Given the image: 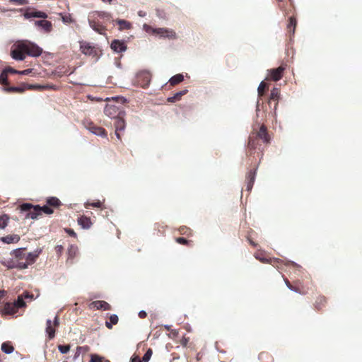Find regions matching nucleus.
<instances>
[{"label":"nucleus","instance_id":"f257e3e1","mask_svg":"<svg viewBox=\"0 0 362 362\" xmlns=\"http://www.w3.org/2000/svg\"><path fill=\"white\" fill-rule=\"evenodd\" d=\"M42 53V49L37 44L29 40H19L16 44V48L11 51V57L16 61H23L26 54L37 57Z\"/></svg>","mask_w":362,"mask_h":362},{"label":"nucleus","instance_id":"f03ea898","mask_svg":"<svg viewBox=\"0 0 362 362\" xmlns=\"http://www.w3.org/2000/svg\"><path fill=\"white\" fill-rule=\"evenodd\" d=\"M27 306L26 301L24 300L21 295H18L13 302H6L0 309L2 315L16 314L18 309L24 308Z\"/></svg>","mask_w":362,"mask_h":362},{"label":"nucleus","instance_id":"7ed1b4c3","mask_svg":"<svg viewBox=\"0 0 362 362\" xmlns=\"http://www.w3.org/2000/svg\"><path fill=\"white\" fill-rule=\"evenodd\" d=\"M22 213H25V218L37 219L40 215V210L37 205L30 203H23L20 206Z\"/></svg>","mask_w":362,"mask_h":362},{"label":"nucleus","instance_id":"20e7f679","mask_svg":"<svg viewBox=\"0 0 362 362\" xmlns=\"http://www.w3.org/2000/svg\"><path fill=\"white\" fill-rule=\"evenodd\" d=\"M151 81V74L148 71L143 70L137 73L136 76L135 83L141 88H146L148 87Z\"/></svg>","mask_w":362,"mask_h":362},{"label":"nucleus","instance_id":"39448f33","mask_svg":"<svg viewBox=\"0 0 362 362\" xmlns=\"http://www.w3.org/2000/svg\"><path fill=\"white\" fill-rule=\"evenodd\" d=\"M285 69L286 67L283 65L276 69H268V76H269L271 80L278 81L282 78Z\"/></svg>","mask_w":362,"mask_h":362},{"label":"nucleus","instance_id":"423d86ee","mask_svg":"<svg viewBox=\"0 0 362 362\" xmlns=\"http://www.w3.org/2000/svg\"><path fill=\"white\" fill-rule=\"evenodd\" d=\"M111 49L116 53H122L127 50V47L124 40H113L110 44Z\"/></svg>","mask_w":362,"mask_h":362},{"label":"nucleus","instance_id":"0eeeda50","mask_svg":"<svg viewBox=\"0 0 362 362\" xmlns=\"http://www.w3.org/2000/svg\"><path fill=\"white\" fill-rule=\"evenodd\" d=\"M23 16L27 19L33 18L45 19L47 17V14L46 13L34 9H27Z\"/></svg>","mask_w":362,"mask_h":362},{"label":"nucleus","instance_id":"6e6552de","mask_svg":"<svg viewBox=\"0 0 362 362\" xmlns=\"http://www.w3.org/2000/svg\"><path fill=\"white\" fill-rule=\"evenodd\" d=\"M80 48L82 53L86 55L95 56L97 54V51L95 47L92 46L89 42H81Z\"/></svg>","mask_w":362,"mask_h":362},{"label":"nucleus","instance_id":"1a4fd4ad","mask_svg":"<svg viewBox=\"0 0 362 362\" xmlns=\"http://www.w3.org/2000/svg\"><path fill=\"white\" fill-rule=\"evenodd\" d=\"M34 23L40 30H43L45 33H49L52 29V23L45 19L35 21Z\"/></svg>","mask_w":362,"mask_h":362},{"label":"nucleus","instance_id":"9d476101","mask_svg":"<svg viewBox=\"0 0 362 362\" xmlns=\"http://www.w3.org/2000/svg\"><path fill=\"white\" fill-rule=\"evenodd\" d=\"M86 129L89 130L92 134L100 136V137H106L107 133L105 130L100 127H97L94 125L93 123H89L88 126L86 127Z\"/></svg>","mask_w":362,"mask_h":362},{"label":"nucleus","instance_id":"9b49d317","mask_svg":"<svg viewBox=\"0 0 362 362\" xmlns=\"http://www.w3.org/2000/svg\"><path fill=\"white\" fill-rule=\"evenodd\" d=\"M255 112H256V122L259 123V119H260V120L262 121L266 117V110H265L264 106L263 105H262V107H261L259 98H257V103H256Z\"/></svg>","mask_w":362,"mask_h":362},{"label":"nucleus","instance_id":"f8f14e48","mask_svg":"<svg viewBox=\"0 0 362 362\" xmlns=\"http://www.w3.org/2000/svg\"><path fill=\"white\" fill-rule=\"evenodd\" d=\"M118 112V107L116 105L107 104L104 108V113L110 118H115Z\"/></svg>","mask_w":362,"mask_h":362},{"label":"nucleus","instance_id":"ddd939ff","mask_svg":"<svg viewBox=\"0 0 362 362\" xmlns=\"http://www.w3.org/2000/svg\"><path fill=\"white\" fill-rule=\"evenodd\" d=\"M257 173V168L251 170L247 175V187L246 189L250 192L252 189Z\"/></svg>","mask_w":362,"mask_h":362},{"label":"nucleus","instance_id":"4468645a","mask_svg":"<svg viewBox=\"0 0 362 362\" xmlns=\"http://www.w3.org/2000/svg\"><path fill=\"white\" fill-rule=\"evenodd\" d=\"M42 252V249H37L33 252L25 254V262L30 265L33 264L36 259L38 257L40 254Z\"/></svg>","mask_w":362,"mask_h":362},{"label":"nucleus","instance_id":"2eb2a0df","mask_svg":"<svg viewBox=\"0 0 362 362\" xmlns=\"http://www.w3.org/2000/svg\"><path fill=\"white\" fill-rule=\"evenodd\" d=\"M90 305L96 310H109L111 309L110 305L104 300L93 301Z\"/></svg>","mask_w":362,"mask_h":362},{"label":"nucleus","instance_id":"dca6fc26","mask_svg":"<svg viewBox=\"0 0 362 362\" xmlns=\"http://www.w3.org/2000/svg\"><path fill=\"white\" fill-rule=\"evenodd\" d=\"M78 224L83 229H88L90 228L92 223L90 218L86 216H81L77 219Z\"/></svg>","mask_w":362,"mask_h":362},{"label":"nucleus","instance_id":"f3484780","mask_svg":"<svg viewBox=\"0 0 362 362\" xmlns=\"http://www.w3.org/2000/svg\"><path fill=\"white\" fill-rule=\"evenodd\" d=\"M258 137H259L264 143L268 144L270 141V136L268 134L267 127L264 125H262L259 128V131L257 133Z\"/></svg>","mask_w":362,"mask_h":362},{"label":"nucleus","instance_id":"a211bd4d","mask_svg":"<svg viewBox=\"0 0 362 362\" xmlns=\"http://www.w3.org/2000/svg\"><path fill=\"white\" fill-rule=\"evenodd\" d=\"M3 90L6 92L23 93L26 90L25 83H22L18 86H4Z\"/></svg>","mask_w":362,"mask_h":362},{"label":"nucleus","instance_id":"6ab92c4d","mask_svg":"<svg viewBox=\"0 0 362 362\" xmlns=\"http://www.w3.org/2000/svg\"><path fill=\"white\" fill-rule=\"evenodd\" d=\"M25 88H26V90H46V89H49V88L54 89V86L25 83Z\"/></svg>","mask_w":362,"mask_h":362},{"label":"nucleus","instance_id":"aec40b11","mask_svg":"<svg viewBox=\"0 0 362 362\" xmlns=\"http://www.w3.org/2000/svg\"><path fill=\"white\" fill-rule=\"evenodd\" d=\"M18 259L16 258H9V259H4L0 261L1 264L6 267L9 269H16Z\"/></svg>","mask_w":362,"mask_h":362},{"label":"nucleus","instance_id":"412c9836","mask_svg":"<svg viewBox=\"0 0 362 362\" xmlns=\"http://www.w3.org/2000/svg\"><path fill=\"white\" fill-rule=\"evenodd\" d=\"M25 247L16 248L11 251V255L13 256L14 258L18 259H25V254L24 251Z\"/></svg>","mask_w":362,"mask_h":362},{"label":"nucleus","instance_id":"4be33fe9","mask_svg":"<svg viewBox=\"0 0 362 362\" xmlns=\"http://www.w3.org/2000/svg\"><path fill=\"white\" fill-rule=\"evenodd\" d=\"M20 237L18 235H10L0 238V240L6 244L18 243Z\"/></svg>","mask_w":362,"mask_h":362},{"label":"nucleus","instance_id":"5701e85b","mask_svg":"<svg viewBox=\"0 0 362 362\" xmlns=\"http://www.w3.org/2000/svg\"><path fill=\"white\" fill-rule=\"evenodd\" d=\"M188 92L187 88L175 93L173 96L168 97L167 100L169 103H175L181 99V97Z\"/></svg>","mask_w":362,"mask_h":362},{"label":"nucleus","instance_id":"b1692460","mask_svg":"<svg viewBox=\"0 0 362 362\" xmlns=\"http://www.w3.org/2000/svg\"><path fill=\"white\" fill-rule=\"evenodd\" d=\"M46 203L48 206L59 208L62 204L61 201L56 197H49L46 199Z\"/></svg>","mask_w":362,"mask_h":362},{"label":"nucleus","instance_id":"393cba45","mask_svg":"<svg viewBox=\"0 0 362 362\" xmlns=\"http://www.w3.org/2000/svg\"><path fill=\"white\" fill-rule=\"evenodd\" d=\"M115 128L117 129V132H123L126 127V123L124 119L121 118H115Z\"/></svg>","mask_w":362,"mask_h":362},{"label":"nucleus","instance_id":"a878e982","mask_svg":"<svg viewBox=\"0 0 362 362\" xmlns=\"http://www.w3.org/2000/svg\"><path fill=\"white\" fill-rule=\"evenodd\" d=\"M184 81V76L182 74H177L173 76L168 81L171 86L177 85Z\"/></svg>","mask_w":362,"mask_h":362},{"label":"nucleus","instance_id":"bb28decb","mask_svg":"<svg viewBox=\"0 0 362 362\" xmlns=\"http://www.w3.org/2000/svg\"><path fill=\"white\" fill-rule=\"evenodd\" d=\"M37 208L40 210V215H42V213H45V214L50 215L54 213V210L51 208L50 206H48L46 203L44 206H40L37 204Z\"/></svg>","mask_w":362,"mask_h":362},{"label":"nucleus","instance_id":"cd10ccee","mask_svg":"<svg viewBox=\"0 0 362 362\" xmlns=\"http://www.w3.org/2000/svg\"><path fill=\"white\" fill-rule=\"evenodd\" d=\"M1 350L5 354H9L14 351V348L9 342H4L1 344Z\"/></svg>","mask_w":362,"mask_h":362},{"label":"nucleus","instance_id":"c85d7f7f","mask_svg":"<svg viewBox=\"0 0 362 362\" xmlns=\"http://www.w3.org/2000/svg\"><path fill=\"white\" fill-rule=\"evenodd\" d=\"M88 23H89V25L90 27L95 31H96L97 33H100V34H102L103 33V31L104 30L103 27L101 26L100 25H98L97 24L95 21H90L89 20L88 21Z\"/></svg>","mask_w":362,"mask_h":362},{"label":"nucleus","instance_id":"c756f323","mask_svg":"<svg viewBox=\"0 0 362 362\" xmlns=\"http://www.w3.org/2000/svg\"><path fill=\"white\" fill-rule=\"evenodd\" d=\"M116 22L118 25H119L121 26L119 30H123V29L129 30L132 28V24L129 21H127L125 20L117 19L116 21Z\"/></svg>","mask_w":362,"mask_h":362},{"label":"nucleus","instance_id":"7c9ffc66","mask_svg":"<svg viewBox=\"0 0 362 362\" xmlns=\"http://www.w3.org/2000/svg\"><path fill=\"white\" fill-rule=\"evenodd\" d=\"M296 20L294 17L291 16L289 18V23L288 25V29H289L290 33L292 35L295 33V29L296 26Z\"/></svg>","mask_w":362,"mask_h":362},{"label":"nucleus","instance_id":"2f4dec72","mask_svg":"<svg viewBox=\"0 0 362 362\" xmlns=\"http://www.w3.org/2000/svg\"><path fill=\"white\" fill-rule=\"evenodd\" d=\"M280 97L279 90L277 88H273L271 90L269 103H271L272 100H278Z\"/></svg>","mask_w":362,"mask_h":362},{"label":"nucleus","instance_id":"473e14b6","mask_svg":"<svg viewBox=\"0 0 362 362\" xmlns=\"http://www.w3.org/2000/svg\"><path fill=\"white\" fill-rule=\"evenodd\" d=\"M82 349H84V352H87L89 350V347L88 346H77L76 351L75 352V354L73 357V361H76L81 354L82 353Z\"/></svg>","mask_w":362,"mask_h":362},{"label":"nucleus","instance_id":"72a5a7b5","mask_svg":"<svg viewBox=\"0 0 362 362\" xmlns=\"http://www.w3.org/2000/svg\"><path fill=\"white\" fill-rule=\"evenodd\" d=\"M9 220V216L7 214H3L0 216V228H5Z\"/></svg>","mask_w":362,"mask_h":362},{"label":"nucleus","instance_id":"f704fd0d","mask_svg":"<svg viewBox=\"0 0 362 362\" xmlns=\"http://www.w3.org/2000/svg\"><path fill=\"white\" fill-rule=\"evenodd\" d=\"M21 295L23 297V298L24 299V300L26 301V303L28 301L30 302V301L35 300V297H34L33 294L30 293L28 291H24Z\"/></svg>","mask_w":362,"mask_h":362},{"label":"nucleus","instance_id":"c9c22d12","mask_svg":"<svg viewBox=\"0 0 362 362\" xmlns=\"http://www.w3.org/2000/svg\"><path fill=\"white\" fill-rule=\"evenodd\" d=\"M46 334L49 339H52L55 337V329L52 326L46 327L45 328Z\"/></svg>","mask_w":362,"mask_h":362},{"label":"nucleus","instance_id":"e433bc0d","mask_svg":"<svg viewBox=\"0 0 362 362\" xmlns=\"http://www.w3.org/2000/svg\"><path fill=\"white\" fill-rule=\"evenodd\" d=\"M77 251H78L77 246H76L74 245H71L68 249L69 257L74 258L76 256Z\"/></svg>","mask_w":362,"mask_h":362},{"label":"nucleus","instance_id":"4c0bfd02","mask_svg":"<svg viewBox=\"0 0 362 362\" xmlns=\"http://www.w3.org/2000/svg\"><path fill=\"white\" fill-rule=\"evenodd\" d=\"M0 83L3 86L8 84V74L4 69L0 74Z\"/></svg>","mask_w":362,"mask_h":362},{"label":"nucleus","instance_id":"58836bf2","mask_svg":"<svg viewBox=\"0 0 362 362\" xmlns=\"http://www.w3.org/2000/svg\"><path fill=\"white\" fill-rule=\"evenodd\" d=\"M152 354H153L152 349H148L142 357V359H141L142 362H148L151 359Z\"/></svg>","mask_w":362,"mask_h":362},{"label":"nucleus","instance_id":"ea45409f","mask_svg":"<svg viewBox=\"0 0 362 362\" xmlns=\"http://www.w3.org/2000/svg\"><path fill=\"white\" fill-rule=\"evenodd\" d=\"M23 259H18L16 268L18 269H27L29 266V264L25 261H23Z\"/></svg>","mask_w":362,"mask_h":362},{"label":"nucleus","instance_id":"a19ab883","mask_svg":"<svg viewBox=\"0 0 362 362\" xmlns=\"http://www.w3.org/2000/svg\"><path fill=\"white\" fill-rule=\"evenodd\" d=\"M23 259H18L16 268L18 269H27L29 266V264L25 261H23Z\"/></svg>","mask_w":362,"mask_h":362},{"label":"nucleus","instance_id":"79ce46f5","mask_svg":"<svg viewBox=\"0 0 362 362\" xmlns=\"http://www.w3.org/2000/svg\"><path fill=\"white\" fill-rule=\"evenodd\" d=\"M58 350L61 354H66L70 350V346L68 344L59 345Z\"/></svg>","mask_w":362,"mask_h":362},{"label":"nucleus","instance_id":"37998d69","mask_svg":"<svg viewBox=\"0 0 362 362\" xmlns=\"http://www.w3.org/2000/svg\"><path fill=\"white\" fill-rule=\"evenodd\" d=\"M163 37L168 39H175L176 38V33L173 30L168 29V32H165Z\"/></svg>","mask_w":362,"mask_h":362},{"label":"nucleus","instance_id":"c03bdc74","mask_svg":"<svg viewBox=\"0 0 362 362\" xmlns=\"http://www.w3.org/2000/svg\"><path fill=\"white\" fill-rule=\"evenodd\" d=\"M112 100H115L118 104H124L127 102V99L123 96H115L112 98Z\"/></svg>","mask_w":362,"mask_h":362},{"label":"nucleus","instance_id":"a18cd8bd","mask_svg":"<svg viewBox=\"0 0 362 362\" xmlns=\"http://www.w3.org/2000/svg\"><path fill=\"white\" fill-rule=\"evenodd\" d=\"M90 206L100 208L102 206V202L100 201H98L92 203L85 204V207L86 209H89Z\"/></svg>","mask_w":362,"mask_h":362},{"label":"nucleus","instance_id":"49530a36","mask_svg":"<svg viewBox=\"0 0 362 362\" xmlns=\"http://www.w3.org/2000/svg\"><path fill=\"white\" fill-rule=\"evenodd\" d=\"M104 358L98 354H91L90 362H103Z\"/></svg>","mask_w":362,"mask_h":362},{"label":"nucleus","instance_id":"de8ad7c7","mask_svg":"<svg viewBox=\"0 0 362 362\" xmlns=\"http://www.w3.org/2000/svg\"><path fill=\"white\" fill-rule=\"evenodd\" d=\"M152 31L153 33L160 35L161 37H163V35H164L165 32H168V28H154L152 30Z\"/></svg>","mask_w":362,"mask_h":362},{"label":"nucleus","instance_id":"09e8293b","mask_svg":"<svg viewBox=\"0 0 362 362\" xmlns=\"http://www.w3.org/2000/svg\"><path fill=\"white\" fill-rule=\"evenodd\" d=\"M284 281H285V284H286V285L287 288H288L290 291H292L296 292V293H299V290H298V288H296V287L293 286L290 284V282H289V281H288V279H284Z\"/></svg>","mask_w":362,"mask_h":362},{"label":"nucleus","instance_id":"8fccbe9b","mask_svg":"<svg viewBox=\"0 0 362 362\" xmlns=\"http://www.w3.org/2000/svg\"><path fill=\"white\" fill-rule=\"evenodd\" d=\"M267 88V84L265 83L263 81L259 83V86H258V88H257V91H258V94L259 95H260L262 92L264 91V90L265 88Z\"/></svg>","mask_w":362,"mask_h":362},{"label":"nucleus","instance_id":"3c124183","mask_svg":"<svg viewBox=\"0 0 362 362\" xmlns=\"http://www.w3.org/2000/svg\"><path fill=\"white\" fill-rule=\"evenodd\" d=\"M10 1L20 6L26 5L29 3L28 0H10Z\"/></svg>","mask_w":362,"mask_h":362},{"label":"nucleus","instance_id":"603ef678","mask_svg":"<svg viewBox=\"0 0 362 362\" xmlns=\"http://www.w3.org/2000/svg\"><path fill=\"white\" fill-rule=\"evenodd\" d=\"M119 320L118 316L116 314H112L110 316V321L113 324L116 325L117 324Z\"/></svg>","mask_w":362,"mask_h":362},{"label":"nucleus","instance_id":"864d4df0","mask_svg":"<svg viewBox=\"0 0 362 362\" xmlns=\"http://www.w3.org/2000/svg\"><path fill=\"white\" fill-rule=\"evenodd\" d=\"M98 16L102 18L110 19L111 17V16L109 13H107L105 11H100V12H98Z\"/></svg>","mask_w":362,"mask_h":362},{"label":"nucleus","instance_id":"5fc2aeb1","mask_svg":"<svg viewBox=\"0 0 362 362\" xmlns=\"http://www.w3.org/2000/svg\"><path fill=\"white\" fill-rule=\"evenodd\" d=\"M4 70L7 73V74H18V71L12 68V67H10V66H7L6 68L4 69Z\"/></svg>","mask_w":362,"mask_h":362},{"label":"nucleus","instance_id":"6e6d98bb","mask_svg":"<svg viewBox=\"0 0 362 362\" xmlns=\"http://www.w3.org/2000/svg\"><path fill=\"white\" fill-rule=\"evenodd\" d=\"M65 232L70 236L71 237H74V238H76V233H75V231L71 229V228H66L64 229Z\"/></svg>","mask_w":362,"mask_h":362},{"label":"nucleus","instance_id":"4d7b16f0","mask_svg":"<svg viewBox=\"0 0 362 362\" xmlns=\"http://www.w3.org/2000/svg\"><path fill=\"white\" fill-rule=\"evenodd\" d=\"M62 21L64 23H70L73 22V20L70 15H65L62 16Z\"/></svg>","mask_w":362,"mask_h":362},{"label":"nucleus","instance_id":"13d9d810","mask_svg":"<svg viewBox=\"0 0 362 362\" xmlns=\"http://www.w3.org/2000/svg\"><path fill=\"white\" fill-rule=\"evenodd\" d=\"M126 112L123 110H119V107H118V112H117V115L115 118H121L124 119V117L125 116Z\"/></svg>","mask_w":362,"mask_h":362},{"label":"nucleus","instance_id":"bf43d9fd","mask_svg":"<svg viewBox=\"0 0 362 362\" xmlns=\"http://www.w3.org/2000/svg\"><path fill=\"white\" fill-rule=\"evenodd\" d=\"M33 71V69H27L23 71H18V74L20 75H28Z\"/></svg>","mask_w":362,"mask_h":362},{"label":"nucleus","instance_id":"052dcab7","mask_svg":"<svg viewBox=\"0 0 362 362\" xmlns=\"http://www.w3.org/2000/svg\"><path fill=\"white\" fill-rule=\"evenodd\" d=\"M177 243L182 245H186L188 243V240L185 238L180 237L176 239Z\"/></svg>","mask_w":362,"mask_h":362},{"label":"nucleus","instance_id":"680f3d73","mask_svg":"<svg viewBox=\"0 0 362 362\" xmlns=\"http://www.w3.org/2000/svg\"><path fill=\"white\" fill-rule=\"evenodd\" d=\"M131 362H142L140 358L137 356H132L130 359Z\"/></svg>","mask_w":362,"mask_h":362},{"label":"nucleus","instance_id":"e2e57ef3","mask_svg":"<svg viewBox=\"0 0 362 362\" xmlns=\"http://www.w3.org/2000/svg\"><path fill=\"white\" fill-rule=\"evenodd\" d=\"M53 325L54 327H59V319L58 315H56L53 320Z\"/></svg>","mask_w":362,"mask_h":362},{"label":"nucleus","instance_id":"0e129e2a","mask_svg":"<svg viewBox=\"0 0 362 362\" xmlns=\"http://www.w3.org/2000/svg\"><path fill=\"white\" fill-rule=\"evenodd\" d=\"M138 315L140 318H145L147 316V313L145 310L139 311Z\"/></svg>","mask_w":362,"mask_h":362},{"label":"nucleus","instance_id":"69168bd1","mask_svg":"<svg viewBox=\"0 0 362 362\" xmlns=\"http://www.w3.org/2000/svg\"><path fill=\"white\" fill-rule=\"evenodd\" d=\"M255 258L259 259L260 262H263V263H266V262H268V259L265 257H260L257 255H255Z\"/></svg>","mask_w":362,"mask_h":362},{"label":"nucleus","instance_id":"338daca9","mask_svg":"<svg viewBox=\"0 0 362 362\" xmlns=\"http://www.w3.org/2000/svg\"><path fill=\"white\" fill-rule=\"evenodd\" d=\"M143 29L145 30L146 32H148L151 30H153L151 27L147 24H144Z\"/></svg>","mask_w":362,"mask_h":362},{"label":"nucleus","instance_id":"774afa93","mask_svg":"<svg viewBox=\"0 0 362 362\" xmlns=\"http://www.w3.org/2000/svg\"><path fill=\"white\" fill-rule=\"evenodd\" d=\"M112 325H114L110 321H106L105 322V326L108 329H112Z\"/></svg>","mask_w":362,"mask_h":362}]
</instances>
